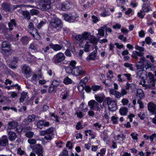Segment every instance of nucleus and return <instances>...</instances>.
<instances>
[{
	"instance_id": "1",
	"label": "nucleus",
	"mask_w": 156,
	"mask_h": 156,
	"mask_svg": "<svg viewBox=\"0 0 156 156\" xmlns=\"http://www.w3.org/2000/svg\"><path fill=\"white\" fill-rule=\"evenodd\" d=\"M75 40L79 44V47L84 48L85 52H88L90 51V43L83 39L81 35H76L75 37Z\"/></svg>"
},
{
	"instance_id": "2",
	"label": "nucleus",
	"mask_w": 156,
	"mask_h": 156,
	"mask_svg": "<svg viewBox=\"0 0 156 156\" xmlns=\"http://www.w3.org/2000/svg\"><path fill=\"white\" fill-rule=\"evenodd\" d=\"M62 21L57 17L52 19L50 23L49 28L52 29L54 32L59 31L62 28Z\"/></svg>"
},
{
	"instance_id": "3",
	"label": "nucleus",
	"mask_w": 156,
	"mask_h": 156,
	"mask_svg": "<svg viewBox=\"0 0 156 156\" xmlns=\"http://www.w3.org/2000/svg\"><path fill=\"white\" fill-rule=\"evenodd\" d=\"M132 56L133 58L135 59H137L140 57L139 59L140 60V61L137 63L136 68L138 69H143L144 68L143 62L145 59V58L143 56V53L135 51L133 52Z\"/></svg>"
},
{
	"instance_id": "4",
	"label": "nucleus",
	"mask_w": 156,
	"mask_h": 156,
	"mask_svg": "<svg viewBox=\"0 0 156 156\" xmlns=\"http://www.w3.org/2000/svg\"><path fill=\"white\" fill-rule=\"evenodd\" d=\"M106 102L108 105V109L109 110L114 112L117 109V105L116 102L112 100V98L110 97H107L105 98V101L102 103V105H104V103Z\"/></svg>"
},
{
	"instance_id": "5",
	"label": "nucleus",
	"mask_w": 156,
	"mask_h": 156,
	"mask_svg": "<svg viewBox=\"0 0 156 156\" xmlns=\"http://www.w3.org/2000/svg\"><path fill=\"white\" fill-rule=\"evenodd\" d=\"M2 53L5 56H8L10 54L11 44L7 41H3L2 44Z\"/></svg>"
},
{
	"instance_id": "6",
	"label": "nucleus",
	"mask_w": 156,
	"mask_h": 156,
	"mask_svg": "<svg viewBox=\"0 0 156 156\" xmlns=\"http://www.w3.org/2000/svg\"><path fill=\"white\" fill-rule=\"evenodd\" d=\"M41 136H44V138L46 140H51L52 138V136L54 135V128L51 127L46 130H42L40 132Z\"/></svg>"
},
{
	"instance_id": "7",
	"label": "nucleus",
	"mask_w": 156,
	"mask_h": 156,
	"mask_svg": "<svg viewBox=\"0 0 156 156\" xmlns=\"http://www.w3.org/2000/svg\"><path fill=\"white\" fill-rule=\"evenodd\" d=\"M65 56L62 52H59L55 55L53 57L52 61L55 64H58L64 61Z\"/></svg>"
},
{
	"instance_id": "8",
	"label": "nucleus",
	"mask_w": 156,
	"mask_h": 156,
	"mask_svg": "<svg viewBox=\"0 0 156 156\" xmlns=\"http://www.w3.org/2000/svg\"><path fill=\"white\" fill-rule=\"evenodd\" d=\"M39 3L41 9L43 11H47L51 8L50 0H41Z\"/></svg>"
},
{
	"instance_id": "9",
	"label": "nucleus",
	"mask_w": 156,
	"mask_h": 156,
	"mask_svg": "<svg viewBox=\"0 0 156 156\" xmlns=\"http://www.w3.org/2000/svg\"><path fill=\"white\" fill-rule=\"evenodd\" d=\"M73 75L76 76H84L86 75V72L83 70L81 66H77L73 68Z\"/></svg>"
},
{
	"instance_id": "10",
	"label": "nucleus",
	"mask_w": 156,
	"mask_h": 156,
	"mask_svg": "<svg viewBox=\"0 0 156 156\" xmlns=\"http://www.w3.org/2000/svg\"><path fill=\"white\" fill-rule=\"evenodd\" d=\"M88 105L91 109L96 110L98 112L101 111V108L99 107V104L94 100H91L88 102Z\"/></svg>"
},
{
	"instance_id": "11",
	"label": "nucleus",
	"mask_w": 156,
	"mask_h": 156,
	"mask_svg": "<svg viewBox=\"0 0 156 156\" xmlns=\"http://www.w3.org/2000/svg\"><path fill=\"white\" fill-rule=\"evenodd\" d=\"M28 31L32 35L34 38H36L35 34L36 35H39L37 30V29L34 28L33 23L32 22H30L28 26Z\"/></svg>"
},
{
	"instance_id": "12",
	"label": "nucleus",
	"mask_w": 156,
	"mask_h": 156,
	"mask_svg": "<svg viewBox=\"0 0 156 156\" xmlns=\"http://www.w3.org/2000/svg\"><path fill=\"white\" fill-rule=\"evenodd\" d=\"M78 16H74L71 14H64L63 15V17L66 21L69 22H74L77 21V19Z\"/></svg>"
},
{
	"instance_id": "13",
	"label": "nucleus",
	"mask_w": 156,
	"mask_h": 156,
	"mask_svg": "<svg viewBox=\"0 0 156 156\" xmlns=\"http://www.w3.org/2000/svg\"><path fill=\"white\" fill-rule=\"evenodd\" d=\"M22 70L24 72V75L27 78L30 76L31 72L30 68L28 65L26 64L23 65L22 66Z\"/></svg>"
},
{
	"instance_id": "14",
	"label": "nucleus",
	"mask_w": 156,
	"mask_h": 156,
	"mask_svg": "<svg viewBox=\"0 0 156 156\" xmlns=\"http://www.w3.org/2000/svg\"><path fill=\"white\" fill-rule=\"evenodd\" d=\"M33 151L37 154V156H43L42 147L40 144H36L34 147Z\"/></svg>"
},
{
	"instance_id": "15",
	"label": "nucleus",
	"mask_w": 156,
	"mask_h": 156,
	"mask_svg": "<svg viewBox=\"0 0 156 156\" xmlns=\"http://www.w3.org/2000/svg\"><path fill=\"white\" fill-rule=\"evenodd\" d=\"M148 110L152 115H154L156 112V105L150 102L147 104Z\"/></svg>"
},
{
	"instance_id": "16",
	"label": "nucleus",
	"mask_w": 156,
	"mask_h": 156,
	"mask_svg": "<svg viewBox=\"0 0 156 156\" xmlns=\"http://www.w3.org/2000/svg\"><path fill=\"white\" fill-rule=\"evenodd\" d=\"M50 125V123L48 122H45L43 120H39L37 124V128L41 129L44 127H47Z\"/></svg>"
},
{
	"instance_id": "17",
	"label": "nucleus",
	"mask_w": 156,
	"mask_h": 156,
	"mask_svg": "<svg viewBox=\"0 0 156 156\" xmlns=\"http://www.w3.org/2000/svg\"><path fill=\"white\" fill-rule=\"evenodd\" d=\"M49 45L51 48L53 49L55 51H60L63 47V46L62 44H54L52 43H50Z\"/></svg>"
},
{
	"instance_id": "18",
	"label": "nucleus",
	"mask_w": 156,
	"mask_h": 156,
	"mask_svg": "<svg viewBox=\"0 0 156 156\" xmlns=\"http://www.w3.org/2000/svg\"><path fill=\"white\" fill-rule=\"evenodd\" d=\"M94 97L96 100L100 103H101L106 98L105 95L103 93L100 94H95Z\"/></svg>"
},
{
	"instance_id": "19",
	"label": "nucleus",
	"mask_w": 156,
	"mask_h": 156,
	"mask_svg": "<svg viewBox=\"0 0 156 156\" xmlns=\"http://www.w3.org/2000/svg\"><path fill=\"white\" fill-rule=\"evenodd\" d=\"M137 75L142 79L147 78V72L144 70L138 71L137 73Z\"/></svg>"
},
{
	"instance_id": "20",
	"label": "nucleus",
	"mask_w": 156,
	"mask_h": 156,
	"mask_svg": "<svg viewBox=\"0 0 156 156\" xmlns=\"http://www.w3.org/2000/svg\"><path fill=\"white\" fill-rule=\"evenodd\" d=\"M17 122L16 121H12L9 122L8 124V127L7 128L6 130L8 131L9 130L14 129H15L17 126Z\"/></svg>"
},
{
	"instance_id": "21",
	"label": "nucleus",
	"mask_w": 156,
	"mask_h": 156,
	"mask_svg": "<svg viewBox=\"0 0 156 156\" xmlns=\"http://www.w3.org/2000/svg\"><path fill=\"white\" fill-rule=\"evenodd\" d=\"M97 50H94L90 54L87 58V61L89 62L90 60H95L97 57Z\"/></svg>"
},
{
	"instance_id": "22",
	"label": "nucleus",
	"mask_w": 156,
	"mask_h": 156,
	"mask_svg": "<svg viewBox=\"0 0 156 156\" xmlns=\"http://www.w3.org/2000/svg\"><path fill=\"white\" fill-rule=\"evenodd\" d=\"M110 93L111 94L115 96V98L117 99H119L122 96L121 93L113 89H111L110 90Z\"/></svg>"
},
{
	"instance_id": "23",
	"label": "nucleus",
	"mask_w": 156,
	"mask_h": 156,
	"mask_svg": "<svg viewBox=\"0 0 156 156\" xmlns=\"http://www.w3.org/2000/svg\"><path fill=\"white\" fill-rule=\"evenodd\" d=\"M39 48V45L36 42H34L31 43L29 47V49L32 51H37Z\"/></svg>"
},
{
	"instance_id": "24",
	"label": "nucleus",
	"mask_w": 156,
	"mask_h": 156,
	"mask_svg": "<svg viewBox=\"0 0 156 156\" xmlns=\"http://www.w3.org/2000/svg\"><path fill=\"white\" fill-rule=\"evenodd\" d=\"M29 97L27 92H23L21 94V97L19 99L20 102H23L27 100Z\"/></svg>"
},
{
	"instance_id": "25",
	"label": "nucleus",
	"mask_w": 156,
	"mask_h": 156,
	"mask_svg": "<svg viewBox=\"0 0 156 156\" xmlns=\"http://www.w3.org/2000/svg\"><path fill=\"white\" fill-rule=\"evenodd\" d=\"M71 5L68 1H66L62 4L61 9L63 11H66L70 9Z\"/></svg>"
},
{
	"instance_id": "26",
	"label": "nucleus",
	"mask_w": 156,
	"mask_h": 156,
	"mask_svg": "<svg viewBox=\"0 0 156 156\" xmlns=\"http://www.w3.org/2000/svg\"><path fill=\"white\" fill-rule=\"evenodd\" d=\"M8 30V28H7L4 24L2 23H0V32L7 34Z\"/></svg>"
},
{
	"instance_id": "27",
	"label": "nucleus",
	"mask_w": 156,
	"mask_h": 156,
	"mask_svg": "<svg viewBox=\"0 0 156 156\" xmlns=\"http://www.w3.org/2000/svg\"><path fill=\"white\" fill-rule=\"evenodd\" d=\"M8 138L11 140H13L16 138L17 136L16 133L14 132L10 131H8Z\"/></svg>"
},
{
	"instance_id": "28",
	"label": "nucleus",
	"mask_w": 156,
	"mask_h": 156,
	"mask_svg": "<svg viewBox=\"0 0 156 156\" xmlns=\"http://www.w3.org/2000/svg\"><path fill=\"white\" fill-rule=\"evenodd\" d=\"M147 77H149L150 81L152 82L151 86L152 87H154L155 85V79H154V75L151 73L149 72L147 75Z\"/></svg>"
},
{
	"instance_id": "29",
	"label": "nucleus",
	"mask_w": 156,
	"mask_h": 156,
	"mask_svg": "<svg viewBox=\"0 0 156 156\" xmlns=\"http://www.w3.org/2000/svg\"><path fill=\"white\" fill-rule=\"evenodd\" d=\"M9 26L8 29L9 31H12L13 29V26L16 27V23L14 19H12L10 22L8 23Z\"/></svg>"
},
{
	"instance_id": "30",
	"label": "nucleus",
	"mask_w": 156,
	"mask_h": 156,
	"mask_svg": "<svg viewBox=\"0 0 156 156\" xmlns=\"http://www.w3.org/2000/svg\"><path fill=\"white\" fill-rule=\"evenodd\" d=\"M30 40V38L26 36L23 37L20 39L21 42L23 45H27Z\"/></svg>"
},
{
	"instance_id": "31",
	"label": "nucleus",
	"mask_w": 156,
	"mask_h": 156,
	"mask_svg": "<svg viewBox=\"0 0 156 156\" xmlns=\"http://www.w3.org/2000/svg\"><path fill=\"white\" fill-rule=\"evenodd\" d=\"M136 96L140 98V99H143L145 97L144 94L141 89H138L136 91Z\"/></svg>"
},
{
	"instance_id": "32",
	"label": "nucleus",
	"mask_w": 156,
	"mask_h": 156,
	"mask_svg": "<svg viewBox=\"0 0 156 156\" xmlns=\"http://www.w3.org/2000/svg\"><path fill=\"white\" fill-rule=\"evenodd\" d=\"M8 144V140L6 136H4L0 140V145L2 146H6Z\"/></svg>"
},
{
	"instance_id": "33",
	"label": "nucleus",
	"mask_w": 156,
	"mask_h": 156,
	"mask_svg": "<svg viewBox=\"0 0 156 156\" xmlns=\"http://www.w3.org/2000/svg\"><path fill=\"white\" fill-rule=\"evenodd\" d=\"M30 57L28 58L27 60L30 63H33L37 61V59L36 57L32 55L30 52L28 53Z\"/></svg>"
},
{
	"instance_id": "34",
	"label": "nucleus",
	"mask_w": 156,
	"mask_h": 156,
	"mask_svg": "<svg viewBox=\"0 0 156 156\" xmlns=\"http://www.w3.org/2000/svg\"><path fill=\"white\" fill-rule=\"evenodd\" d=\"M120 114L122 115H126L128 112L127 108L126 107H122L119 110Z\"/></svg>"
},
{
	"instance_id": "35",
	"label": "nucleus",
	"mask_w": 156,
	"mask_h": 156,
	"mask_svg": "<svg viewBox=\"0 0 156 156\" xmlns=\"http://www.w3.org/2000/svg\"><path fill=\"white\" fill-rule=\"evenodd\" d=\"M2 7L3 10L6 11H9L10 9V5L5 2L3 3L2 5Z\"/></svg>"
},
{
	"instance_id": "36",
	"label": "nucleus",
	"mask_w": 156,
	"mask_h": 156,
	"mask_svg": "<svg viewBox=\"0 0 156 156\" xmlns=\"http://www.w3.org/2000/svg\"><path fill=\"white\" fill-rule=\"evenodd\" d=\"M81 35L83 39L87 41V40H88L89 39L91 35L89 33L87 32H84Z\"/></svg>"
},
{
	"instance_id": "37",
	"label": "nucleus",
	"mask_w": 156,
	"mask_h": 156,
	"mask_svg": "<svg viewBox=\"0 0 156 156\" xmlns=\"http://www.w3.org/2000/svg\"><path fill=\"white\" fill-rule=\"evenodd\" d=\"M88 40L90 41V42H89L90 43V46H91V44H96L97 43V39L94 36L91 35Z\"/></svg>"
},
{
	"instance_id": "38",
	"label": "nucleus",
	"mask_w": 156,
	"mask_h": 156,
	"mask_svg": "<svg viewBox=\"0 0 156 156\" xmlns=\"http://www.w3.org/2000/svg\"><path fill=\"white\" fill-rule=\"evenodd\" d=\"M61 81L59 78H56L52 82V84L55 87H57L61 83Z\"/></svg>"
},
{
	"instance_id": "39",
	"label": "nucleus",
	"mask_w": 156,
	"mask_h": 156,
	"mask_svg": "<svg viewBox=\"0 0 156 156\" xmlns=\"http://www.w3.org/2000/svg\"><path fill=\"white\" fill-rule=\"evenodd\" d=\"M38 80L37 76L36 74H34L32 76L30 80L34 84H37V81Z\"/></svg>"
},
{
	"instance_id": "40",
	"label": "nucleus",
	"mask_w": 156,
	"mask_h": 156,
	"mask_svg": "<svg viewBox=\"0 0 156 156\" xmlns=\"http://www.w3.org/2000/svg\"><path fill=\"white\" fill-rule=\"evenodd\" d=\"M149 7L148 5L147 4H144L142 6V11L145 12H148L150 11L148 7Z\"/></svg>"
},
{
	"instance_id": "41",
	"label": "nucleus",
	"mask_w": 156,
	"mask_h": 156,
	"mask_svg": "<svg viewBox=\"0 0 156 156\" xmlns=\"http://www.w3.org/2000/svg\"><path fill=\"white\" fill-rule=\"evenodd\" d=\"M23 14L25 19L28 20L30 19V13L28 11H23Z\"/></svg>"
},
{
	"instance_id": "42",
	"label": "nucleus",
	"mask_w": 156,
	"mask_h": 156,
	"mask_svg": "<svg viewBox=\"0 0 156 156\" xmlns=\"http://www.w3.org/2000/svg\"><path fill=\"white\" fill-rule=\"evenodd\" d=\"M66 73L68 74H72L73 75V68L70 66H67L65 68Z\"/></svg>"
},
{
	"instance_id": "43",
	"label": "nucleus",
	"mask_w": 156,
	"mask_h": 156,
	"mask_svg": "<svg viewBox=\"0 0 156 156\" xmlns=\"http://www.w3.org/2000/svg\"><path fill=\"white\" fill-rule=\"evenodd\" d=\"M135 87L134 84L133 83H126L125 86L126 89V90H128L129 89L133 90Z\"/></svg>"
},
{
	"instance_id": "44",
	"label": "nucleus",
	"mask_w": 156,
	"mask_h": 156,
	"mask_svg": "<svg viewBox=\"0 0 156 156\" xmlns=\"http://www.w3.org/2000/svg\"><path fill=\"white\" fill-rule=\"evenodd\" d=\"M106 150L105 148H102L100 150V152H98L96 156H104L106 152Z\"/></svg>"
},
{
	"instance_id": "45",
	"label": "nucleus",
	"mask_w": 156,
	"mask_h": 156,
	"mask_svg": "<svg viewBox=\"0 0 156 156\" xmlns=\"http://www.w3.org/2000/svg\"><path fill=\"white\" fill-rule=\"evenodd\" d=\"M91 89L93 91L96 92L101 90V88L100 86L94 85L91 86Z\"/></svg>"
},
{
	"instance_id": "46",
	"label": "nucleus",
	"mask_w": 156,
	"mask_h": 156,
	"mask_svg": "<svg viewBox=\"0 0 156 156\" xmlns=\"http://www.w3.org/2000/svg\"><path fill=\"white\" fill-rule=\"evenodd\" d=\"M63 82L65 84L68 85L72 83V80L69 77H66L64 79Z\"/></svg>"
},
{
	"instance_id": "47",
	"label": "nucleus",
	"mask_w": 156,
	"mask_h": 156,
	"mask_svg": "<svg viewBox=\"0 0 156 156\" xmlns=\"http://www.w3.org/2000/svg\"><path fill=\"white\" fill-rule=\"evenodd\" d=\"M35 115H30L27 117V120L29 122H31L35 120Z\"/></svg>"
},
{
	"instance_id": "48",
	"label": "nucleus",
	"mask_w": 156,
	"mask_h": 156,
	"mask_svg": "<svg viewBox=\"0 0 156 156\" xmlns=\"http://www.w3.org/2000/svg\"><path fill=\"white\" fill-rule=\"evenodd\" d=\"M69 95V92L67 91H64L62 93L61 95V96H62L61 98L63 99H65Z\"/></svg>"
},
{
	"instance_id": "49",
	"label": "nucleus",
	"mask_w": 156,
	"mask_h": 156,
	"mask_svg": "<svg viewBox=\"0 0 156 156\" xmlns=\"http://www.w3.org/2000/svg\"><path fill=\"white\" fill-rule=\"evenodd\" d=\"M57 87H55L52 84H51L49 87L48 91L49 93H51L55 91V90L56 88Z\"/></svg>"
},
{
	"instance_id": "50",
	"label": "nucleus",
	"mask_w": 156,
	"mask_h": 156,
	"mask_svg": "<svg viewBox=\"0 0 156 156\" xmlns=\"http://www.w3.org/2000/svg\"><path fill=\"white\" fill-rule=\"evenodd\" d=\"M30 13L31 15H37L38 14L39 11L36 9H33L30 11Z\"/></svg>"
},
{
	"instance_id": "51",
	"label": "nucleus",
	"mask_w": 156,
	"mask_h": 156,
	"mask_svg": "<svg viewBox=\"0 0 156 156\" xmlns=\"http://www.w3.org/2000/svg\"><path fill=\"white\" fill-rule=\"evenodd\" d=\"M34 134L33 132L31 131L27 132L25 134V135L26 137L29 138L32 137Z\"/></svg>"
},
{
	"instance_id": "52",
	"label": "nucleus",
	"mask_w": 156,
	"mask_h": 156,
	"mask_svg": "<svg viewBox=\"0 0 156 156\" xmlns=\"http://www.w3.org/2000/svg\"><path fill=\"white\" fill-rule=\"evenodd\" d=\"M4 69L5 71L8 70L7 66L2 63H0V70Z\"/></svg>"
},
{
	"instance_id": "53",
	"label": "nucleus",
	"mask_w": 156,
	"mask_h": 156,
	"mask_svg": "<svg viewBox=\"0 0 156 156\" xmlns=\"http://www.w3.org/2000/svg\"><path fill=\"white\" fill-rule=\"evenodd\" d=\"M17 153L20 155L24 154L25 152L24 151L22 150L20 148H19L17 150Z\"/></svg>"
},
{
	"instance_id": "54",
	"label": "nucleus",
	"mask_w": 156,
	"mask_h": 156,
	"mask_svg": "<svg viewBox=\"0 0 156 156\" xmlns=\"http://www.w3.org/2000/svg\"><path fill=\"white\" fill-rule=\"evenodd\" d=\"M49 49L50 48L48 46H47L42 48L41 51L43 53H46L48 52V51L49 50Z\"/></svg>"
},
{
	"instance_id": "55",
	"label": "nucleus",
	"mask_w": 156,
	"mask_h": 156,
	"mask_svg": "<svg viewBox=\"0 0 156 156\" xmlns=\"http://www.w3.org/2000/svg\"><path fill=\"white\" fill-rule=\"evenodd\" d=\"M135 48L136 50L139 51L140 52V53H142V52L144 50V48L138 45H136Z\"/></svg>"
},
{
	"instance_id": "56",
	"label": "nucleus",
	"mask_w": 156,
	"mask_h": 156,
	"mask_svg": "<svg viewBox=\"0 0 156 156\" xmlns=\"http://www.w3.org/2000/svg\"><path fill=\"white\" fill-rule=\"evenodd\" d=\"M18 61V58L14 56L13 57L12 60L11 61L12 63L14 65H16Z\"/></svg>"
},
{
	"instance_id": "57",
	"label": "nucleus",
	"mask_w": 156,
	"mask_h": 156,
	"mask_svg": "<svg viewBox=\"0 0 156 156\" xmlns=\"http://www.w3.org/2000/svg\"><path fill=\"white\" fill-rule=\"evenodd\" d=\"M119 39L122 41L124 42H126L127 41V39L126 37H124L123 35H120L119 36Z\"/></svg>"
},
{
	"instance_id": "58",
	"label": "nucleus",
	"mask_w": 156,
	"mask_h": 156,
	"mask_svg": "<svg viewBox=\"0 0 156 156\" xmlns=\"http://www.w3.org/2000/svg\"><path fill=\"white\" fill-rule=\"evenodd\" d=\"M117 118L115 116H112L111 118V120L113 124H117L118 123Z\"/></svg>"
},
{
	"instance_id": "59",
	"label": "nucleus",
	"mask_w": 156,
	"mask_h": 156,
	"mask_svg": "<svg viewBox=\"0 0 156 156\" xmlns=\"http://www.w3.org/2000/svg\"><path fill=\"white\" fill-rule=\"evenodd\" d=\"M28 142L30 144H33L36 143V140L34 139H29L28 140Z\"/></svg>"
},
{
	"instance_id": "60",
	"label": "nucleus",
	"mask_w": 156,
	"mask_h": 156,
	"mask_svg": "<svg viewBox=\"0 0 156 156\" xmlns=\"http://www.w3.org/2000/svg\"><path fill=\"white\" fill-rule=\"evenodd\" d=\"M51 116L53 117L55 119V121L56 122H59V118L58 116L55 115V114L53 113L51 115Z\"/></svg>"
},
{
	"instance_id": "61",
	"label": "nucleus",
	"mask_w": 156,
	"mask_h": 156,
	"mask_svg": "<svg viewBox=\"0 0 156 156\" xmlns=\"http://www.w3.org/2000/svg\"><path fill=\"white\" fill-rule=\"evenodd\" d=\"M88 80V78L87 77H85L83 79L80 80V83H83L84 84H85L87 82Z\"/></svg>"
},
{
	"instance_id": "62",
	"label": "nucleus",
	"mask_w": 156,
	"mask_h": 156,
	"mask_svg": "<svg viewBox=\"0 0 156 156\" xmlns=\"http://www.w3.org/2000/svg\"><path fill=\"white\" fill-rule=\"evenodd\" d=\"M150 37H147L146 38L145 41L147 44H151L152 41Z\"/></svg>"
},
{
	"instance_id": "63",
	"label": "nucleus",
	"mask_w": 156,
	"mask_h": 156,
	"mask_svg": "<svg viewBox=\"0 0 156 156\" xmlns=\"http://www.w3.org/2000/svg\"><path fill=\"white\" fill-rule=\"evenodd\" d=\"M121 102L123 105H125L128 103L129 101L127 99L124 98L122 100Z\"/></svg>"
},
{
	"instance_id": "64",
	"label": "nucleus",
	"mask_w": 156,
	"mask_h": 156,
	"mask_svg": "<svg viewBox=\"0 0 156 156\" xmlns=\"http://www.w3.org/2000/svg\"><path fill=\"white\" fill-rule=\"evenodd\" d=\"M149 137L151 141L152 142L153 141V140L156 138V134L154 133L151 135Z\"/></svg>"
}]
</instances>
